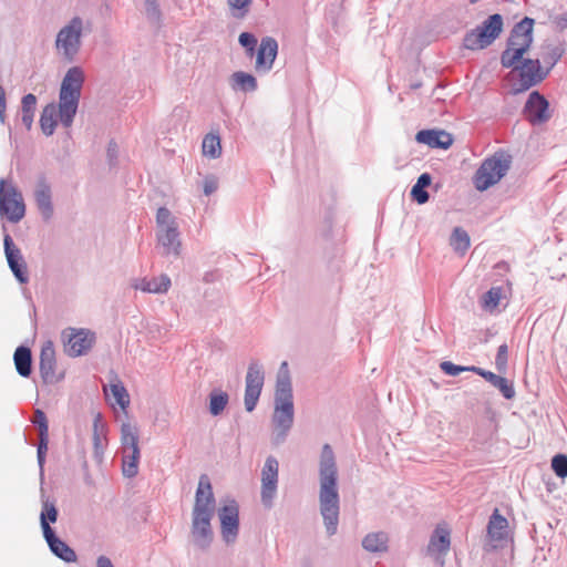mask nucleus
Segmentation results:
<instances>
[{
  "label": "nucleus",
  "instance_id": "10",
  "mask_svg": "<svg viewBox=\"0 0 567 567\" xmlns=\"http://www.w3.org/2000/svg\"><path fill=\"white\" fill-rule=\"evenodd\" d=\"M265 382V372L258 361H251L245 379L244 403L247 412H252L259 401Z\"/></svg>",
  "mask_w": 567,
  "mask_h": 567
},
{
  "label": "nucleus",
  "instance_id": "40",
  "mask_svg": "<svg viewBox=\"0 0 567 567\" xmlns=\"http://www.w3.org/2000/svg\"><path fill=\"white\" fill-rule=\"evenodd\" d=\"M503 288L492 287L486 291L481 299L482 308L486 311H493L499 303L502 298Z\"/></svg>",
  "mask_w": 567,
  "mask_h": 567
},
{
  "label": "nucleus",
  "instance_id": "14",
  "mask_svg": "<svg viewBox=\"0 0 567 567\" xmlns=\"http://www.w3.org/2000/svg\"><path fill=\"white\" fill-rule=\"evenodd\" d=\"M518 74V87L516 92H524L540 83L549 74L548 70L542 66L539 59H522Z\"/></svg>",
  "mask_w": 567,
  "mask_h": 567
},
{
  "label": "nucleus",
  "instance_id": "8",
  "mask_svg": "<svg viewBox=\"0 0 567 567\" xmlns=\"http://www.w3.org/2000/svg\"><path fill=\"white\" fill-rule=\"evenodd\" d=\"M25 215L21 192L4 178L0 179V216L10 223H19Z\"/></svg>",
  "mask_w": 567,
  "mask_h": 567
},
{
  "label": "nucleus",
  "instance_id": "17",
  "mask_svg": "<svg viewBox=\"0 0 567 567\" xmlns=\"http://www.w3.org/2000/svg\"><path fill=\"white\" fill-rule=\"evenodd\" d=\"M70 333L63 332L65 340V351L70 357H80L85 354L95 341V334L86 329H69Z\"/></svg>",
  "mask_w": 567,
  "mask_h": 567
},
{
  "label": "nucleus",
  "instance_id": "29",
  "mask_svg": "<svg viewBox=\"0 0 567 567\" xmlns=\"http://www.w3.org/2000/svg\"><path fill=\"white\" fill-rule=\"evenodd\" d=\"M16 370L22 378H29L32 373V353L30 348L19 346L13 354Z\"/></svg>",
  "mask_w": 567,
  "mask_h": 567
},
{
  "label": "nucleus",
  "instance_id": "49",
  "mask_svg": "<svg viewBox=\"0 0 567 567\" xmlns=\"http://www.w3.org/2000/svg\"><path fill=\"white\" fill-rule=\"evenodd\" d=\"M411 196L417 204H425L429 202L430 195L425 188L417 185H413L411 189Z\"/></svg>",
  "mask_w": 567,
  "mask_h": 567
},
{
  "label": "nucleus",
  "instance_id": "51",
  "mask_svg": "<svg viewBox=\"0 0 567 567\" xmlns=\"http://www.w3.org/2000/svg\"><path fill=\"white\" fill-rule=\"evenodd\" d=\"M218 188V179L213 176H206L203 183V192L206 196H210Z\"/></svg>",
  "mask_w": 567,
  "mask_h": 567
},
{
  "label": "nucleus",
  "instance_id": "26",
  "mask_svg": "<svg viewBox=\"0 0 567 567\" xmlns=\"http://www.w3.org/2000/svg\"><path fill=\"white\" fill-rule=\"evenodd\" d=\"M51 553L64 563H75L78 560L76 553L65 542L56 536V533L43 536Z\"/></svg>",
  "mask_w": 567,
  "mask_h": 567
},
{
  "label": "nucleus",
  "instance_id": "6",
  "mask_svg": "<svg viewBox=\"0 0 567 567\" xmlns=\"http://www.w3.org/2000/svg\"><path fill=\"white\" fill-rule=\"evenodd\" d=\"M512 159V155L505 151H497L485 158L474 175L475 188L484 192L498 183L509 171Z\"/></svg>",
  "mask_w": 567,
  "mask_h": 567
},
{
  "label": "nucleus",
  "instance_id": "22",
  "mask_svg": "<svg viewBox=\"0 0 567 567\" xmlns=\"http://www.w3.org/2000/svg\"><path fill=\"white\" fill-rule=\"evenodd\" d=\"M56 361H55V351L52 342H47L40 352V375L44 383L53 384L61 380L55 373Z\"/></svg>",
  "mask_w": 567,
  "mask_h": 567
},
{
  "label": "nucleus",
  "instance_id": "31",
  "mask_svg": "<svg viewBox=\"0 0 567 567\" xmlns=\"http://www.w3.org/2000/svg\"><path fill=\"white\" fill-rule=\"evenodd\" d=\"M389 537L384 532L369 533L362 539V547L369 553H385L389 548Z\"/></svg>",
  "mask_w": 567,
  "mask_h": 567
},
{
  "label": "nucleus",
  "instance_id": "33",
  "mask_svg": "<svg viewBox=\"0 0 567 567\" xmlns=\"http://www.w3.org/2000/svg\"><path fill=\"white\" fill-rule=\"evenodd\" d=\"M230 86L234 91L254 92L257 90V80L252 74L237 71L230 76Z\"/></svg>",
  "mask_w": 567,
  "mask_h": 567
},
{
  "label": "nucleus",
  "instance_id": "35",
  "mask_svg": "<svg viewBox=\"0 0 567 567\" xmlns=\"http://www.w3.org/2000/svg\"><path fill=\"white\" fill-rule=\"evenodd\" d=\"M138 439V429L135 425L131 423L121 425L122 451L140 450Z\"/></svg>",
  "mask_w": 567,
  "mask_h": 567
},
{
  "label": "nucleus",
  "instance_id": "55",
  "mask_svg": "<svg viewBox=\"0 0 567 567\" xmlns=\"http://www.w3.org/2000/svg\"><path fill=\"white\" fill-rule=\"evenodd\" d=\"M251 0H228V4L234 9H245L249 6Z\"/></svg>",
  "mask_w": 567,
  "mask_h": 567
},
{
  "label": "nucleus",
  "instance_id": "50",
  "mask_svg": "<svg viewBox=\"0 0 567 567\" xmlns=\"http://www.w3.org/2000/svg\"><path fill=\"white\" fill-rule=\"evenodd\" d=\"M239 44L245 48V50H250L251 48L257 47V38L250 32H243L238 38Z\"/></svg>",
  "mask_w": 567,
  "mask_h": 567
},
{
  "label": "nucleus",
  "instance_id": "5",
  "mask_svg": "<svg viewBox=\"0 0 567 567\" xmlns=\"http://www.w3.org/2000/svg\"><path fill=\"white\" fill-rule=\"evenodd\" d=\"M157 247L163 256L179 257L182 241L178 223L166 207H159L156 213Z\"/></svg>",
  "mask_w": 567,
  "mask_h": 567
},
{
  "label": "nucleus",
  "instance_id": "21",
  "mask_svg": "<svg viewBox=\"0 0 567 567\" xmlns=\"http://www.w3.org/2000/svg\"><path fill=\"white\" fill-rule=\"evenodd\" d=\"M278 53V42L272 37H264L257 50L256 70L267 73L272 69Z\"/></svg>",
  "mask_w": 567,
  "mask_h": 567
},
{
  "label": "nucleus",
  "instance_id": "3",
  "mask_svg": "<svg viewBox=\"0 0 567 567\" xmlns=\"http://www.w3.org/2000/svg\"><path fill=\"white\" fill-rule=\"evenodd\" d=\"M83 83L84 72L80 66L70 68L61 82L59 92V118L64 127H70L74 121Z\"/></svg>",
  "mask_w": 567,
  "mask_h": 567
},
{
  "label": "nucleus",
  "instance_id": "27",
  "mask_svg": "<svg viewBox=\"0 0 567 567\" xmlns=\"http://www.w3.org/2000/svg\"><path fill=\"white\" fill-rule=\"evenodd\" d=\"M92 441L94 447V457L97 462H101L107 444V440L105 424L102 422V415L100 413H97L93 420Z\"/></svg>",
  "mask_w": 567,
  "mask_h": 567
},
{
  "label": "nucleus",
  "instance_id": "44",
  "mask_svg": "<svg viewBox=\"0 0 567 567\" xmlns=\"http://www.w3.org/2000/svg\"><path fill=\"white\" fill-rule=\"evenodd\" d=\"M49 434L39 435V443L37 450V460L40 467V474L43 475V467L48 452Z\"/></svg>",
  "mask_w": 567,
  "mask_h": 567
},
{
  "label": "nucleus",
  "instance_id": "39",
  "mask_svg": "<svg viewBox=\"0 0 567 567\" xmlns=\"http://www.w3.org/2000/svg\"><path fill=\"white\" fill-rule=\"evenodd\" d=\"M203 154L209 158H218L221 155L220 137L218 134L209 133L203 140Z\"/></svg>",
  "mask_w": 567,
  "mask_h": 567
},
{
  "label": "nucleus",
  "instance_id": "58",
  "mask_svg": "<svg viewBox=\"0 0 567 567\" xmlns=\"http://www.w3.org/2000/svg\"><path fill=\"white\" fill-rule=\"evenodd\" d=\"M557 24L560 29H566L567 28V17L566 16L558 17Z\"/></svg>",
  "mask_w": 567,
  "mask_h": 567
},
{
  "label": "nucleus",
  "instance_id": "53",
  "mask_svg": "<svg viewBox=\"0 0 567 567\" xmlns=\"http://www.w3.org/2000/svg\"><path fill=\"white\" fill-rule=\"evenodd\" d=\"M432 183V176L429 173H423L419 176L416 183L414 185H417L420 187L426 188Z\"/></svg>",
  "mask_w": 567,
  "mask_h": 567
},
{
  "label": "nucleus",
  "instance_id": "15",
  "mask_svg": "<svg viewBox=\"0 0 567 567\" xmlns=\"http://www.w3.org/2000/svg\"><path fill=\"white\" fill-rule=\"evenodd\" d=\"M279 463L272 455L268 456L261 470V502L271 507L277 494Z\"/></svg>",
  "mask_w": 567,
  "mask_h": 567
},
{
  "label": "nucleus",
  "instance_id": "24",
  "mask_svg": "<svg viewBox=\"0 0 567 567\" xmlns=\"http://www.w3.org/2000/svg\"><path fill=\"white\" fill-rule=\"evenodd\" d=\"M417 143L425 144L432 148L447 150L453 144V137L445 131L421 130L416 133Z\"/></svg>",
  "mask_w": 567,
  "mask_h": 567
},
{
  "label": "nucleus",
  "instance_id": "54",
  "mask_svg": "<svg viewBox=\"0 0 567 567\" xmlns=\"http://www.w3.org/2000/svg\"><path fill=\"white\" fill-rule=\"evenodd\" d=\"M117 155V145L114 141H111L107 146V157L110 159V164H113V161Z\"/></svg>",
  "mask_w": 567,
  "mask_h": 567
},
{
  "label": "nucleus",
  "instance_id": "9",
  "mask_svg": "<svg viewBox=\"0 0 567 567\" xmlns=\"http://www.w3.org/2000/svg\"><path fill=\"white\" fill-rule=\"evenodd\" d=\"M82 30V19L80 17H74L56 34L55 47L62 52L64 59L70 62L74 60L81 49Z\"/></svg>",
  "mask_w": 567,
  "mask_h": 567
},
{
  "label": "nucleus",
  "instance_id": "41",
  "mask_svg": "<svg viewBox=\"0 0 567 567\" xmlns=\"http://www.w3.org/2000/svg\"><path fill=\"white\" fill-rule=\"evenodd\" d=\"M451 245L455 251L464 252L470 247V236L461 227H455L451 236Z\"/></svg>",
  "mask_w": 567,
  "mask_h": 567
},
{
  "label": "nucleus",
  "instance_id": "37",
  "mask_svg": "<svg viewBox=\"0 0 567 567\" xmlns=\"http://www.w3.org/2000/svg\"><path fill=\"white\" fill-rule=\"evenodd\" d=\"M209 413L214 416L219 415L229 402V395L227 392L219 389H214L209 393Z\"/></svg>",
  "mask_w": 567,
  "mask_h": 567
},
{
  "label": "nucleus",
  "instance_id": "57",
  "mask_svg": "<svg viewBox=\"0 0 567 567\" xmlns=\"http://www.w3.org/2000/svg\"><path fill=\"white\" fill-rule=\"evenodd\" d=\"M219 278V274L217 270H214V271H207L205 275H204V278L203 280L207 284H210V282H214L216 281L217 279Z\"/></svg>",
  "mask_w": 567,
  "mask_h": 567
},
{
  "label": "nucleus",
  "instance_id": "56",
  "mask_svg": "<svg viewBox=\"0 0 567 567\" xmlns=\"http://www.w3.org/2000/svg\"><path fill=\"white\" fill-rule=\"evenodd\" d=\"M96 567H114V565L107 556L101 555L96 558Z\"/></svg>",
  "mask_w": 567,
  "mask_h": 567
},
{
  "label": "nucleus",
  "instance_id": "46",
  "mask_svg": "<svg viewBox=\"0 0 567 567\" xmlns=\"http://www.w3.org/2000/svg\"><path fill=\"white\" fill-rule=\"evenodd\" d=\"M440 368L445 374L452 375V377L458 375L461 372H464V371H471V369H476V367H474V365H472V367L457 365L451 361H443L440 364Z\"/></svg>",
  "mask_w": 567,
  "mask_h": 567
},
{
  "label": "nucleus",
  "instance_id": "2",
  "mask_svg": "<svg viewBox=\"0 0 567 567\" xmlns=\"http://www.w3.org/2000/svg\"><path fill=\"white\" fill-rule=\"evenodd\" d=\"M215 507L216 499L210 480L206 474H202L195 493L190 528L194 545L202 550L209 548L214 539L212 519Z\"/></svg>",
  "mask_w": 567,
  "mask_h": 567
},
{
  "label": "nucleus",
  "instance_id": "32",
  "mask_svg": "<svg viewBox=\"0 0 567 567\" xmlns=\"http://www.w3.org/2000/svg\"><path fill=\"white\" fill-rule=\"evenodd\" d=\"M59 104L49 103L44 106L40 116V126L44 135L51 136L58 125Z\"/></svg>",
  "mask_w": 567,
  "mask_h": 567
},
{
  "label": "nucleus",
  "instance_id": "1",
  "mask_svg": "<svg viewBox=\"0 0 567 567\" xmlns=\"http://www.w3.org/2000/svg\"><path fill=\"white\" fill-rule=\"evenodd\" d=\"M339 472L332 447L324 444L319 460V511L326 533L333 536L338 532L340 515Z\"/></svg>",
  "mask_w": 567,
  "mask_h": 567
},
{
  "label": "nucleus",
  "instance_id": "16",
  "mask_svg": "<svg viewBox=\"0 0 567 567\" xmlns=\"http://www.w3.org/2000/svg\"><path fill=\"white\" fill-rule=\"evenodd\" d=\"M523 114L532 125L544 124L551 117L549 102L538 91H533L524 105Z\"/></svg>",
  "mask_w": 567,
  "mask_h": 567
},
{
  "label": "nucleus",
  "instance_id": "23",
  "mask_svg": "<svg viewBox=\"0 0 567 567\" xmlns=\"http://www.w3.org/2000/svg\"><path fill=\"white\" fill-rule=\"evenodd\" d=\"M58 517L59 511L56 508L55 501L50 499V497L45 495L43 488H41L40 526L43 536L55 533L51 527V524L56 523Z\"/></svg>",
  "mask_w": 567,
  "mask_h": 567
},
{
  "label": "nucleus",
  "instance_id": "11",
  "mask_svg": "<svg viewBox=\"0 0 567 567\" xmlns=\"http://www.w3.org/2000/svg\"><path fill=\"white\" fill-rule=\"evenodd\" d=\"M2 229L4 231L3 249L8 266L19 284H28L29 274L24 257L20 248L16 246L12 237L7 233V228L4 225L2 226Z\"/></svg>",
  "mask_w": 567,
  "mask_h": 567
},
{
  "label": "nucleus",
  "instance_id": "59",
  "mask_svg": "<svg viewBox=\"0 0 567 567\" xmlns=\"http://www.w3.org/2000/svg\"><path fill=\"white\" fill-rule=\"evenodd\" d=\"M256 53V48H251L250 50H246V54L249 58H252Z\"/></svg>",
  "mask_w": 567,
  "mask_h": 567
},
{
  "label": "nucleus",
  "instance_id": "36",
  "mask_svg": "<svg viewBox=\"0 0 567 567\" xmlns=\"http://www.w3.org/2000/svg\"><path fill=\"white\" fill-rule=\"evenodd\" d=\"M37 101V96L32 93L25 94L21 100V122L27 130L32 127Z\"/></svg>",
  "mask_w": 567,
  "mask_h": 567
},
{
  "label": "nucleus",
  "instance_id": "28",
  "mask_svg": "<svg viewBox=\"0 0 567 567\" xmlns=\"http://www.w3.org/2000/svg\"><path fill=\"white\" fill-rule=\"evenodd\" d=\"M133 287L143 292L165 293L171 287V278L167 275H161L152 279L143 278Z\"/></svg>",
  "mask_w": 567,
  "mask_h": 567
},
{
  "label": "nucleus",
  "instance_id": "20",
  "mask_svg": "<svg viewBox=\"0 0 567 567\" xmlns=\"http://www.w3.org/2000/svg\"><path fill=\"white\" fill-rule=\"evenodd\" d=\"M34 200L43 220L49 221L53 217L52 190L45 177H40L34 187Z\"/></svg>",
  "mask_w": 567,
  "mask_h": 567
},
{
  "label": "nucleus",
  "instance_id": "18",
  "mask_svg": "<svg viewBox=\"0 0 567 567\" xmlns=\"http://www.w3.org/2000/svg\"><path fill=\"white\" fill-rule=\"evenodd\" d=\"M293 408L275 406L272 415L274 432L271 439L274 445H280L286 441L288 433L293 425Z\"/></svg>",
  "mask_w": 567,
  "mask_h": 567
},
{
  "label": "nucleus",
  "instance_id": "48",
  "mask_svg": "<svg viewBox=\"0 0 567 567\" xmlns=\"http://www.w3.org/2000/svg\"><path fill=\"white\" fill-rule=\"evenodd\" d=\"M508 360V347L506 343H503L498 347L497 353L495 357V365L498 371H503L507 367Z\"/></svg>",
  "mask_w": 567,
  "mask_h": 567
},
{
  "label": "nucleus",
  "instance_id": "43",
  "mask_svg": "<svg viewBox=\"0 0 567 567\" xmlns=\"http://www.w3.org/2000/svg\"><path fill=\"white\" fill-rule=\"evenodd\" d=\"M145 16L152 24L157 28L162 25V11L157 0H145Z\"/></svg>",
  "mask_w": 567,
  "mask_h": 567
},
{
  "label": "nucleus",
  "instance_id": "4",
  "mask_svg": "<svg viewBox=\"0 0 567 567\" xmlns=\"http://www.w3.org/2000/svg\"><path fill=\"white\" fill-rule=\"evenodd\" d=\"M534 19L523 18L515 23L506 40V48L501 53V64L505 69H517L524 54L530 49L534 35Z\"/></svg>",
  "mask_w": 567,
  "mask_h": 567
},
{
  "label": "nucleus",
  "instance_id": "38",
  "mask_svg": "<svg viewBox=\"0 0 567 567\" xmlns=\"http://www.w3.org/2000/svg\"><path fill=\"white\" fill-rule=\"evenodd\" d=\"M451 540H450V532L446 529H435L434 534L431 536L429 550L446 553L450 549Z\"/></svg>",
  "mask_w": 567,
  "mask_h": 567
},
{
  "label": "nucleus",
  "instance_id": "19",
  "mask_svg": "<svg viewBox=\"0 0 567 567\" xmlns=\"http://www.w3.org/2000/svg\"><path fill=\"white\" fill-rule=\"evenodd\" d=\"M275 406L293 408L292 384L287 362H282L276 381Z\"/></svg>",
  "mask_w": 567,
  "mask_h": 567
},
{
  "label": "nucleus",
  "instance_id": "12",
  "mask_svg": "<svg viewBox=\"0 0 567 567\" xmlns=\"http://www.w3.org/2000/svg\"><path fill=\"white\" fill-rule=\"evenodd\" d=\"M220 520V534L223 540L234 544L239 534V506L235 499H229L218 509Z\"/></svg>",
  "mask_w": 567,
  "mask_h": 567
},
{
  "label": "nucleus",
  "instance_id": "45",
  "mask_svg": "<svg viewBox=\"0 0 567 567\" xmlns=\"http://www.w3.org/2000/svg\"><path fill=\"white\" fill-rule=\"evenodd\" d=\"M551 468L554 473L560 477H567V455L557 454L551 460Z\"/></svg>",
  "mask_w": 567,
  "mask_h": 567
},
{
  "label": "nucleus",
  "instance_id": "25",
  "mask_svg": "<svg viewBox=\"0 0 567 567\" xmlns=\"http://www.w3.org/2000/svg\"><path fill=\"white\" fill-rule=\"evenodd\" d=\"M471 371L484 378L493 386L498 389L505 399L512 400L515 396L514 385L506 378L478 367H476V369H471Z\"/></svg>",
  "mask_w": 567,
  "mask_h": 567
},
{
  "label": "nucleus",
  "instance_id": "47",
  "mask_svg": "<svg viewBox=\"0 0 567 567\" xmlns=\"http://www.w3.org/2000/svg\"><path fill=\"white\" fill-rule=\"evenodd\" d=\"M34 425L38 427L39 435L49 434V423L45 413L38 409L34 412V417L32 420Z\"/></svg>",
  "mask_w": 567,
  "mask_h": 567
},
{
  "label": "nucleus",
  "instance_id": "34",
  "mask_svg": "<svg viewBox=\"0 0 567 567\" xmlns=\"http://www.w3.org/2000/svg\"><path fill=\"white\" fill-rule=\"evenodd\" d=\"M140 450L122 451V472L127 478H133L138 473Z\"/></svg>",
  "mask_w": 567,
  "mask_h": 567
},
{
  "label": "nucleus",
  "instance_id": "7",
  "mask_svg": "<svg viewBox=\"0 0 567 567\" xmlns=\"http://www.w3.org/2000/svg\"><path fill=\"white\" fill-rule=\"evenodd\" d=\"M504 20L502 14H491L475 29L467 31L463 38V47L470 51H478L489 47L502 33Z\"/></svg>",
  "mask_w": 567,
  "mask_h": 567
},
{
  "label": "nucleus",
  "instance_id": "52",
  "mask_svg": "<svg viewBox=\"0 0 567 567\" xmlns=\"http://www.w3.org/2000/svg\"><path fill=\"white\" fill-rule=\"evenodd\" d=\"M6 110H7L6 92H4V89L0 85V121H1V123H4V121H6Z\"/></svg>",
  "mask_w": 567,
  "mask_h": 567
},
{
  "label": "nucleus",
  "instance_id": "30",
  "mask_svg": "<svg viewBox=\"0 0 567 567\" xmlns=\"http://www.w3.org/2000/svg\"><path fill=\"white\" fill-rule=\"evenodd\" d=\"M565 53V47L563 43H554L550 41L545 42L542 45V59L546 64V70H550L557 64Z\"/></svg>",
  "mask_w": 567,
  "mask_h": 567
},
{
  "label": "nucleus",
  "instance_id": "42",
  "mask_svg": "<svg viewBox=\"0 0 567 567\" xmlns=\"http://www.w3.org/2000/svg\"><path fill=\"white\" fill-rule=\"evenodd\" d=\"M110 391L122 410H125L130 405L128 392L121 381L112 383L110 385Z\"/></svg>",
  "mask_w": 567,
  "mask_h": 567
},
{
  "label": "nucleus",
  "instance_id": "13",
  "mask_svg": "<svg viewBox=\"0 0 567 567\" xmlns=\"http://www.w3.org/2000/svg\"><path fill=\"white\" fill-rule=\"evenodd\" d=\"M508 522L495 509L491 515L487 524L486 542L483 545L485 553H492L498 548H503L507 543Z\"/></svg>",
  "mask_w": 567,
  "mask_h": 567
}]
</instances>
